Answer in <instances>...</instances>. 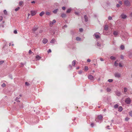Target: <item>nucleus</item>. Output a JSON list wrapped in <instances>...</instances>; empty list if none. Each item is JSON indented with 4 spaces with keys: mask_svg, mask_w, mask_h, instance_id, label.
I'll return each mask as SVG.
<instances>
[{
    "mask_svg": "<svg viewBox=\"0 0 132 132\" xmlns=\"http://www.w3.org/2000/svg\"><path fill=\"white\" fill-rule=\"evenodd\" d=\"M62 9L63 10H65V9L66 7L65 6H63L62 8Z\"/></svg>",
    "mask_w": 132,
    "mask_h": 132,
    "instance_id": "obj_49",
    "label": "nucleus"
},
{
    "mask_svg": "<svg viewBox=\"0 0 132 132\" xmlns=\"http://www.w3.org/2000/svg\"><path fill=\"white\" fill-rule=\"evenodd\" d=\"M31 12L32 16L35 15L36 13V12L35 11H31Z\"/></svg>",
    "mask_w": 132,
    "mask_h": 132,
    "instance_id": "obj_8",
    "label": "nucleus"
},
{
    "mask_svg": "<svg viewBox=\"0 0 132 132\" xmlns=\"http://www.w3.org/2000/svg\"><path fill=\"white\" fill-rule=\"evenodd\" d=\"M129 119V118L128 117H126L125 119V120L126 121H128Z\"/></svg>",
    "mask_w": 132,
    "mask_h": 132,
    "instance_id": "obj_46",
    "label": "nucleus"
},
{
    "mask_svg": "<svg viewBox=\"0 0 132 132\" xmlns=\"http://www.w3.org/2000/svg\"><path fill=\"white\" fill-rule=\"evenodd\" d=\"M130 16L131 17H132V12L131 13H130Z\"/></svg>",
    "mask_w": 132,
    "mask_h": 132,
    "instance_id": "obj_62",
    "label": "nucleus"
},
{
    "mask_svg": "<svg viewBox=\"0 0 132 132\" xmlns=\"http://www.w3.org/2000/svg\"><path fill=\"white\" fill-rule=\"evenodd\" d=\"M38 27H35L34 26V27L32 29V31L35 32L38 29Z\"/></svg>",
    "mask_w": 132,
    "mask_h": 132,
    "instance_id": "obj_6",
    "label": "nucleus"
},
{
    "mask_svg": "<svg viewBox=\"0 0 132 132\" xmlns=\"http://www.w3.org/2000/svg\"><path fill=\"white\" fill-rule=\"evenodd\" d=\"M120 47L121 50H123L124 49L125 47L123 45H121V46Z\"/></svg>",
    "mask_w": 132,
    "mask_h": 132,
    "instance_id": "obj_22",
    "label": "nucleus"
},
{
    "mask_svg": "<svg viewBox=\"0 0 132 132\" xmlns=\"http://www.w3.org/2000/svg\"><path fill=\"white\" fill-rule=\"evenodd\" d=\"M115 77L119 78L120 77V75H114Z\"/></svg>",
    "mask_w": 132,
    "mask_h": 132,
    "instance_id": "obj_28",
    "label": "nucleus"
},
{
    "mask_svg": "<svg viewBox=\"0 0 132 132\" xmlns=\"http://www.w3.org/2000/svg\"><path fill=\"white\" fill-rule=\"evenodd\" d=\"M100 60L101 61H104L103 59V58H100Z\"/></svg>",
    "mask_w": 132,
    "mask_h": 132,
    "instance_id": "obj_60",
    "label": "nucleus"
},
{
    "mask_svg": "<svg viewBox=\"0 0 132 132\" xmlns=\"http://www.w3.org/2000/svg\"><path fill=\"white\" fill-rule=\"evenodd\" d=\"M48 42L47 40L45 38H44L43 39V42L44 44Z\"/></svg>",
    "mask_w": 132,
    "mask_h": 132,
    "instance_id": "obj_9",
    "label": "nucleus"
},
{
    "mask_svg": "<svg viewBox=\"0 0 132 132\" xmlns=\"http://www.w3.org/2000/svg\"><path fill=\"white\" fill-rule=\"evenodd\" d=\"M97 45L98 46H101V44L97 42Z\"/></svg>",
    "mask_w": 132,
    "mask_h": 132,
    "instance_id": "obj_40",
    "label": "nucleus"
},
{
    "mask_svg": "<svg viewBox=\"0 0 132 132\" xmlns=\"http://www.w3.org/2000/svg\"><path fill=\"white\" fill-rule=\"evenodd\" d=\"M119 67H122V65H121V63H119Z\"/></svg>",
    "mask_w": 132,
    "mask_h": 132,
    "instance_id": "obj_51",
    "label": "nucleus"
},
{
    "mask_svg": "<svg viewBox=\"0 0 132 132\" xmlns=\"http://www.w3.org/2000/svg\"><path fill=\"white\" fill-rule=\"evenodd\" d=\"M118 111L119 112H121V111L122 110H123V108L121 106H120L118 108Z\"/></svg>",
    "mask_w": 132,
    "mask_h": 132,
    "instance_id": "obj_11",
    "label": "nucleus"
},
{
    "mask_svg": "<svg viewBox=\"0 0 132 132\" xmlns=\"http://www.w3.org/2000/svg\"><path fill=\"white\" fill-rule=\"evenodd\" d=\"M125 4L126 6H129L130 5V2L128 0H126L124 1Z\"/></svg>",
    "mask_w": 132,
    "mask_h": 132,
    "instance_id": "obj_3",
    "label": "nucleus"
},
{
    "mask_svg": "<svg viewBox=\"0 0 132 132\" xmlns=\"http://www.w3.org/2000/svg\"><path fill=\"white\" fill-rule=\"evenodd\" d=\"M121 18L123 19H125L127 17V16L126 15L124 14H121Z\"/></svg>",
    "mask_w": 132,
    "mask_h": 132,
    "instance_id": "obj_7",
    "label": "nucleus"
},
{
    "mask_svg": "<svg viewBox=\"0 0 132 132\" xmlns=\"http://www.w3.org/2000/svg\"><path fill=\"white\" fill-rule=\"evenodd\" d=\"M53 24L52 23V22H50L49 24L50 26V27H52L53 26Z\"/></svg>",
    "mask_w": 132,
    "mask_h": 132,
    "instance_id": "obj_31",
    "label": "nucleus"
},
{
    "mask_svg": "<svg viewBox=\"0 0 132 132\" xmlns=\"http://www.w3.org/2000/svg\"><path fill=\"white\" fill-rule=\"evenodd\" d=\"M118 64L116 62V61H115L114 62V65L116 67H117L118 65Z\"/></svg>",
    "mask_w": 132,
    "mask_h": 132,
    "instance_id": "obj_36",
    "label": "nucleus"
},
{
    "mask_svg": "<svg viewBox=\"0 0 132 132\" xmlns=\"http://www.w3.org/2000/svg\"><path fill=\"white\" fill-rule=\"evenodd\" d=\"M88 78L90 80H94V77L92 75H89L88 76Z\"/></svg>",
    "mask_w": 132,
    "mask_h": 132,
    "instance_id": "obj_5",
    "label": "nucleus"
},
{
    "mask_svg": "<svg viewBox=\"0 0 132 132\" xmlns=\"http://www.w3.org/2000/svg\"><path fill=\"white\" fill-rule=\"evenodd\" d=\"M84 18L85 19V21L86 22H87L88 21V17L86 15L84 16Z\"/></svg>",
    "mask_w": 132,
    "mask_h": 132,
    "instance_id": "obj_15",
    "label": "nucleus"
},
{
    "mask_svg": "<svg viewBox=\"0 0 132 132\" xmlns=\"http://www.w3.org/2000/svg\"><path fill=\"white\" fill-rule=\"evenodd\" d=\"M25 85L27 86H28L30 85V84L27 82H26L25 83Z\"/></svg>",
    "mask_w": 132,
    "mask_h": 132,
    "instance_id": "obj_33",
    "label": "nucleus"
},
{
    "mask_svg": "<svg viewBox=\"0 0 132 132\" xmlns=\"http://www.w3.org/2000/svg\"><path fill=\"white\" fill-rule=\"evenodd\" d=\"M58 9H55V10H54V11H53V12L55 14L58 11Z\"/></svg>",
    "mask_w": 132,
    "mask_h": 132,
    "instance_id": "obj_21",
    "label": "nucleus"
},
{
    "mask_svg": "<svg viewBox=\"0 0 132 132\" xmlns=\"http://www.w3.org/2000/svg\"><path fill=\"white\" fill-rule=\"evenodd\" d=\"M110 59L112 60H115L116 59V58L113 56H112L110 57Z\"/></svg>",
    "mask_w": 132,
    "mask_h": 132,
    "instance_id": "obj_23",
    "label": "nucleus"
},
{
    "mask_svg": "<svg viewBox=\"0 0 132 132\" xmlns=\"http://www.w3.org/2000/svg\"><path fill=\"white\" fill-rule=\"evenodd\" d=\"M116 7H120V5L119 4H118L116 5Z\"/></svg>",
    "mask_w": 132,
    "mask_h": 132,
    "instance_id": "obj_55",
    "label": "nucleus"
},
{
    "mask_svg": "<svg viewBox=\"0 0 132 132\" xmlns=\"http://www.w3.org/2000/svg\"><path fill=\"white\" fill-rule=\"evenodd\" d=\"M75 14H78V12H75Z\"/></svg>",
    "mask_w": 132,
    "mask_h": 132,
    "instance_id": "obj_64",
    "label": "nucleus"
},
{
    "mask_svg": "<svg viewBox=\"0 0 132 132\" xmlns=\"http://www.w3.org/2000/svg\"><path fill=\"white\" fill-rule=\"evenodd\" d=\"M45 12L44 11L42 12L39 14V15L40 16H42L44 14Z\"/></svg>",
    "mask_w": 132,
    "mask_h": 132,
    "instance_id": "obj_18",
    "label": "nucleus"
},
{
    "mask_svg": "<svg viewBox=\"0 0 132 132\" xmlns=\"http://www.w3.org/2000/svg\"><path fill=\"white\" fill-rule=\"evenodd\" d=\"M121 58L122 59H123V57L122 55H121Z\"/></svg>",
    "mask_w": 132,
    "mask_h": 132,
    "instance_id": "obj_61",
    "label": "nucleus"
},
{
    "mask_svg": "<svg viewBox=\"0 0 132 132\" xmlns=\"http://www.w3.org/2000/svg\"><path fill=\"white\" fill-rule=\"evenodd\" d=\"M115 93L116 95L118 96H120L121 95V93L120 91L117 90L115 91Z\"/></svg>",
    "mask_w": 132,
    "mask_h": 132,
    "instance_id": "obj_4",
    "label": "nucleus"
},
{
    "mask_svg": "<svg viewBox=\"0 0 132 132\" xmlns=\"http://www.w3.org/2000/svg\"><path fill=\"white\" fill-rule=\"evenodd\" d=\"M103 117L102 115H99L98 116L97 118L98 119L101 120L102 119Z\"/></svg>",
    "mask_w": 132,
    "mask_h": 132,
    "instance_id": "obj_16",
    "label": "nucleus"
},
{
    "mask_svg": "<svg viewBox=\"0 0 132 132\" xmlns=\"http://www.w3.org/2000/svg\"><path fill=\"white\" fill-rule=\"evenodd\" d=\"M68 68H69V69L71 70L72 69V66L71 65H69V66Z\"/></svg>",
    "mask_w": 132,
    "mask_h": 132,
    "instance_id": "obj_34",
    "label": "nucleus"
},
{
    "mask_svg": "<svg viewBox=\"0 0 132 132\" xmlns=\"http://www.w3.org/2000/svg\"><path fill=\"white\" fill-rule=\"evenodd\" d=\"M43 32V30H40L39 31V32L40 33H41L42 32Z\"/></svg>",
    "mask_w": 132,
    "mask_h": 132,
    "instance_id": "obj_59",
    "label": "nucleus"
},
{
    "mask_svg": "<svg viewBox=\"0 0 132 132\" xmlns=\"http://www.w3.org/2000/svg\"><path fill=\"white\" fill-rule=\"evenodd\" d=\"M9 77L11 79H12V75H10L9 76Z\"/></svg>",
    "mask_w": 132,
    "mask_h": 132,
    "instance_id": "obj_56",
    "label": "nucleus"
},
{
    "mask_svg": "<svg viewBox=\"0 0 132 132\" xmlns=\"http://www.w3.org/2000/svg\"><path fill=\"white\" fill-rule=\"evenodd\" d=\"M108 29V25H105L104 27V29L105 30H107Z\"/></svg>",
    "mask_w": 132,
    "mask_h": 132,
    "instance_id": "obj_14",
    "label": "nucleus"
},
{
    "mask_svg": "<svg viewBox=\"0 0 132 132\" xmlns=\"http://www.w3.org/2000/svg\"><path fill=\"white\" fill-rule=\"evenodd\" d=\"M71 8H69L66 11V13H69L71 11Z\"/></svg>",
    "mask_w": 132,
    "mask_h": 132,
    "instance_id": "obj_13",
    "label": "nucleus"
},
{
    "mask_svg": "<svg viewBox=\"0 0 132 132\" xmlns=\"http://www.w3.org/2000/svg\"><path fill=\"white\" fill-rule=\"evenodd\" d=\"M52 22L53 24H54L56 22V21L54 19L53 20Z\"/></svg>",
    "mask_w": 132,
    "mask_h": 132,
    "instance_id": "obj_41",
    "label": "nucleus"
},
{
    "mask_svg": "<svg viewBox=\"0 0 132 132\" xmlns=\"http://www.w3.org/2000/svg\"><path fill=\"white\" fill-rule=\"evenodd\" d=\"M29 54H31L32 53V52L30 50L29 51Z\"/></svg>",
    "mask_w": 132,
    "mask_h": 132,
    "instance_id": "obj_52",
    "label": "nucleus"
},
{
    "mask_svg": "<svg viewBox=\"0 0 132 132\" xmlns=\"http://www.w3.org/2000/svg\"><path fill=\"white\" fill-rule=\"evenodd\" d=\"M4 12L5 14H6L7 13V11H6V10H4Z\"/></svg>",
    "mask_w": 132,
    "mask_h": 132,
    "instance_id": "obj_42",
    "label": "nucleus"
},
{
    "mask_svg": "<svg viewBox=\"0 0 132 132\" xmlns=\"http://www.w3.org/2000/svg\"><path fill=\"white\" fill-rule=\"evenodd\" d=\"M79 30L80 32H82L83 31V29L82 28H80L79 29Z\"/></svg>",
    "mask_w": 132,
    "mask_h": 132,
    "instance_id": "obj_45",
    "label": "nucleus"
},
{
    "mask_svg": "<svg viewBox=\"0 0 132 132\" xmlns=\"http://www.w3.org/2000/svg\"><path fill=\"white\" fill-rule=\"evenodd\" d=\"M14 33L15 34H17V31L16 30H15L14 31Z\"/></svg>",
    "mask_w": 132,
    "mask_h": 132,
    "instance_id": "obj_47",
    "label": "nucleus"
},
{
    "mask_svg": "<svg viewBox=\"0 0 132 132\" xmlns=\"http://www.w3.org/2000/svg\"><path fill=\"white\" fill-rule=\"evenodd\" d=\"M118 105L117 104H116L114 106V108H118Z\"/></svg>",
    "mask_w": 132,
    "mask_h": 132,
    "instance_id": "obj_32",
    "label": "nucleus"
},
{
    "mask_svg": "<svg viewBox=\"0 0 132 132\" xmlns=\"http://www.w3.org/2000/svg\"><path fill=\"white\" fill-rule=\"evenodd\" d=\"M119 3L121 5H122V2L121 1H119Z\"/></svg>",
    "mask_w": 132,
    "mask_h": 132,
    "instance_id": "obj_54",
    "label": "nucleus"
},
{
    "mask_svg": "<svg viewBox=\"0 0 132 132\" xmlns=\"http://www.w3.org/2000/svg\"><path fill=\"white\" fill-rule=\"evenodd\" d=\"M36 58L37 60H39L41 58V57L39 55H37L36 56Z\"/></svg>",
    "mask_w": 132,
    "mask_h": 132,
    "instance_id": "obj_10",
    "label": "nucleus"
},
{
    "mask_svg": "<svg viewBox=\"0 0 132 132\" xmlns=\"http://www.w3.org/2000/svg\"><path fill=\"white\" fill-rule=\"evenodd\" d=\"M6 85L4 83H3L2 85V86L3 87H4Z\"/></svg>",
    "mask_w": 132,
    "mask_h": 132,
    "instance_id": "obj_44",
    "label": "nucleus"
},
{
    "mask_svg": "<svg viewBox=\"0 0 132 132\" xmlns=\"http://www.w3.org/2000/svg\"><path fill=\"white\" fill-rule=\"evenodd\" d=\"M23 2L22 1H20V2H19V5L21 6V5H22L23 4Z\"/></svg>",
    "mask_w": 132,
    "mask_h": 132,
    "instance_id": "obj_35",
    "label": "nucleus"
},
{
    "mask_svg": "<svg viewBox=\"0 0 132 132\" xmlns=\"http://www.w3.org/2000/svg\"><path fill=\"white\" fill-rule=\"evenodd\" d=\"M20 9V8L19 7H17L15 9V11H18L19 10V9Z\"/></svg>",
    "mask_w": 132,
    "mask_h": 132,
    "instance_id": "obj_29",
    "label": "nucleus"
},
{
    "mask_svg": "<svg viewBox=\"0 0 132 132\" xmlns=\"http://www.w3.org/2000/svg\"><path fill=\"white\" fill-rule=\"evenodd\" d=\"M108 19L109 20H111L112 19V17L110 16H109L108 17Z\"/></svg>",
    "mask_w": 132,
    "mask_h": 132,
    "instance_id": "obj_48",
    "label": "nucleus"
},
{
    "mask_svg": "<svg viewBox=\"0 0 132 132\" xmlns=\"http://www.w3.org/2000/svg\"><path fill=\"white\" fill-rule=\"evenodd\" d=\"M55 42V40L53 38L52 39V40L50 41V43H54Z\"/></svg>",
    "mask_w": 132,
    "mask_h": 132,
    "instance_id": "obj_20",
    "label": "nucleus"
},
{
    "mask_svg": "<svg viewBox=\"0 0 132 132\" xmlns=\"http://www.w3.org/2000/svg\"><path fill=\"white\" fill-rule=\"evenodd\" d=\"M48 53H51V50L50 49H49L47 51Z\"/></svg>",
    "mask_w": 132,
    "mask_h": 132,
    "instance_id": "obj_50",
    "label": "nucleus"
},
{
    "mask_svg": "<svg viewBox=\"0 0 132 132\" xmlns=\"http://www.w3.org/2000/svg\"><path fill=\"white\" fill-rule=\"evenodd\" d=\"M107 91L108 92H110L111 91V89L109 88H107L106 89Z\"/></svg>",
    "mask_w": 132,
    "mask_h": 132,
    "instance_id": "obj_39",
    "label": "nucleus"
},
{
    "mask_svg": "<svg viewBox=\"0 0 132 132\" xmlns=\"http://www.w3.org/2000/svg\"><path fill=\"white\" fill-rule=\"evenodd\" d=\"M45 14L46 15H50L51 14L50 12H46Z\"/></svg>",
    "mask_w": 132,
    "mask_h": 132,
    "instance_id": "obj_30",
    "label": "nucleus"
},
{
    "mask_svg": "<svg viewBox=\"0 0 132 132\" xmlns=\"http://www.w3.org/2000/svg\"><path fill=\"white\" fill-rule=\"evenodd\" d=\"M90 125H91V126L92 127H93L94 125V123H92L91 124H90Z\"/></svg>",
    "mask_w": 132,
    "mask_h": 132,
    "instance_id": "obj_58",
    "label": "nucleus"
},
{
    "mask_svg": "<svg viewBox=\"0 0 132 132\" xmlns=\"http://www.w3.org/2000/svg\"><path fill=\"white\" fill-rule=\"evenodd\" d=\"M131 102V99L129 98H128L126 99L125 101V103L128 104H130Z\"/></svg>",
    "mask_w": 132,
    "mask_h": 132,
    "instance_id": "obj_1",
    "label": "nucleus"
},
{
    "mask_svg": "<svg viewBox=\"0 0 132 132\" xmlns=\"http://www.w3.org/2000/svg\"><path fill=\"white\" fill-rule=\"evenodd\" d=\"M88 67L87 66H85V67L84 70L85 71H87L88 70Z\"/></svg>",
    "mask_w": 132,
    "mask_h": 132,
    "instance_id": "obj_25",
    "label": "nucleus"
},
{
    "mask_svg": "<svg viewBox=\"0 0 132 132\" xmlns=\"http://www.w3.org/2000/svg\"><path fill=\"white\" fill-rule=\"evenodd\" d=\"M81 39L79 37H77L76 38V39L77 41L80 40Z\"/></svg>",
    "mask_w": 132,
    "mask_h": 132,
    "instance_id": "obj_27",
    "label": "nucleus"
},
{
    "mask_svg": "<svg viewBox=\"0 0 132 132\" xmlns=\"http://www.w3.org/2000/svg\"><path fill=\"white\" fill-rule=\"evenodd\" d=\"M127 91V89L126 87H125L124 88V92L125 93Z\"/></svg>",
    "mask_w": 132,
    "mask_h": 132,
    "instance_id": "obj_26",
    "label": "nucleus"
},
{
    "mask_svg": "<svg viewBox=\"0 0 132 132\" xmlns=\"http://www.w3.org/2000/svg\"><path fill=\"white\" fill-rule=\"evenodd\" d=\"M76 61L75 60H73L72 62V65L73 66H75L76 64Z\"/></svg>",
    "mask_w": 132,
    "mask_h": 132,
    "instance_id": "obj_19",
    "label": "nucleus"
},
{
    "mask_svg": "<svg viewBox=\"0 0 132 132\" xmlns=\"http://www.w3.org/2000/svg\"><path fill=\"white\" fill-rule=\"evenodd\" d=\"M129 114L132 117V111H130L129 112Z\"/></svg>",
    "mask_w": 132,
    "mask_h": 132,
    "instance_id": "obj_43",
    "label": "nucleus"
},
{
    "mask_svg": "<svg viewBox=\"0 0 132 132\" xmlns=\"http://www.w3.org/2000/svg\"><path fill=\"white\" fill-rule=\"evenodd\" d=\"M118 32L117 31H114L113 32V34L116 37L117 36L118 34Z\"/></svg>",
    "mask_w": 132,
    "mask_h": 132,
    "instance_id": "obj_12",
    "label": "nucleus"
},
{
    "mask_svg": "<svg viewBox=\"0 0 132 132\" xmlns=\"http://www.w3.org/2000/svg\"><path fill=\"white\" fill-rule=\"evenodd\" d=\"M108 81L110 82H111L113 81V80L112 79H109L108 80Z\"/></svg>",
    "mask_w": 132,
    "mask_h": 132,
    "instance_id": "obj_38",
    "label": "nucleus"
},
{
    "mask_svg": "<svg viewBox=\"0 0 132 132\" xmlns=\"http://www.w3.org/2000/svg\"><path fill=\"white\" fill-rule=\"evenodd\" d=\"M61 17L62 18H64L66 17V15L65 14H62L61 15Z\"/></svg>",
    "mask_w": 132,
    "mask_h": 132,
    "instance_id": "obj_17",
    "label": "nucleus"
},
{
    "mask_svg": "<svg viewBox=\"0 0 132 132\" xmlns=\"http://www.w3.org/2000/svg\"><path fill=\"white\" fill-rule=\"evenodd\" d=\"M3 20V17L2 16L0 17V21H2Z\"/></svg>",
    "mask_w": 132,
    "mask_h": 132,
    "instance_id": "obj_53",
    "label": "nucleus"
},
{
    "mask_svg": "<svg viewBox=\"0 0 132 132\" xmlns=\"http://www.w3.org/2000/svg\"><path fill=\"white\" fill-rule=\"evenodd\" d=\"M90 61H91L89 59H88L87 60V61L88 62H90Z\"/></svg>",
    "mask_w": 132,
    "mask_h": 132,
    "instance_id": "obj_57",
    "label": "nucleus"
},
{
    "mask_svg": "<svg viewBox=\"0 0 132 132\" xmlns=\"http://www.w3.org/2000/svg\"><path fill=\"white\" fill-rule=\"evenodd\" d=\"M100 33L99 32H96L94 35L95 38L96 39H98L100 37L99 36Z\"/></svg>",
    "mask_w": 132,
    "mask_h": 132,
    "instance_id": "obj_2",
    "label": "nucleus"
},
{
    "mask_svg": "<svg viewBox=\"0 0 132 132\" xmlns=\"http://www.w3.org/2000/svg\"><path fill=\"white\" fill-rule=\"evenodd\" d=\"M20 98V97H17L16 98V99H15V101H17V102H20V101L19 100H18Z\"/></svg>",
    "mask_w": 132,
    "mask_h": 132,
    "instance_id": "obj_24",
    "label": "nucleus"
},
{
    "mask_svg": "<svg viewBox=\"0 0 132 132\" xmlns=\"http://www.w3.org/2000/svg\"><path fill=\"white\" fill-rule=\"evenodd\" d=\"M35 3V2L34 1H32V2H31V3Z\"/></svg>",
    "mask_w": 132,
    "mask_h": 132,
    "instance_id": "obj_63",
    "label": "nucleus"
},
{
    "mask_svg": "<svg viewBox=\"0 0 132 132\" xmlns=\"http://www.w3.org/2000/svg\"><path fill=\"white\" fill-rule=\"evenodd\" d=\"M4 62V61H0V65L2 64Z\"/></svg>",
    "mask_w": 132,
    "mask_h": 132,
    "instance_id": "obj_37",
    "label": "nucleus"
}]
</instances>
